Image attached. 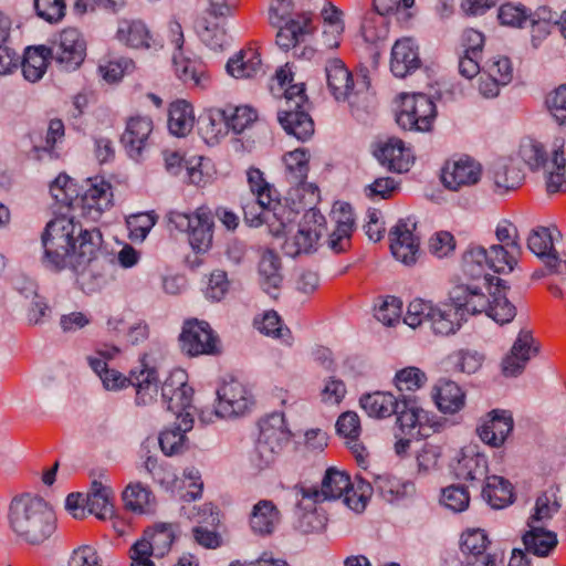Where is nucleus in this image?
I'll return each mask as SVG.
<instances>
[{
	"instance_id": "1",
	"label": "nucleus",
	"mask_w": 566,
	"mask_h": 566,
	"mask_svg": "<svg viewBox=\"0 0 566 566\" xmlns=\"http://www.w3.org/2000/svg\"><path fill=\"white\" fill-rule=\"evenodd\" d=\"M43 265L55 272L70 269L84 293L101 290L112 277L114 256L102 249L99 229H85L74 217L48 222L41 235Z\"/></svg>"
},
{
	"instance_id": "2",
	"label": "nucleus",
	"mask_w": 566,
	"mask_h": 566,
	"mask_svg": "<svg viewBox=\"0 0 566 566\" xmlns=\"http://www.w3.org/2000/svg\"><path fill=\"white\" fill-rule=\"evenodd\" d=\"M8 526L18 542L31 546L46 544L57 528L52 505L43 497L30 493L12 499L8 510Z\"/></svg>"
},
{
	"instance_id": "3",
	"label": "nucleus",
	"mask_w": 566,
	"mask_h": 566,
	"mask_svg": "<svg viewBox=\"0 0 566 566\" xmlns=\"http://www.w3.org/2000/svg\"><path fill=\"white\" fill-rule=\"evenodd\" d=\"M492 300H489L479 285H457L450 292V301L459 311L467 314H479L483 311L496 323L504 325L516 316V307L506 296L510 290L509 283L503 279H496L492 287L488 289Z\"/></svg>"
},
{
	"instance_id": "4",
	"label": "nucleus",
	"mask_w": 566,
	"mask_h": 566,
	"mask_svg": "<svg viewBox=\"0 0 566 566\" xmlns=\"http://www.w3.org/2000/svg\"><path fill=\"white\" fill-rule=\"evenodd\" d=\"M565 142L555 138L549 151L538 140L526 138L521 143L520 156L533 171H543L546 190L548 193L566 190V158L564 153Z\"/></svg>"
},
{
	"instance_id": "5",
	"label": "nucleus",
	"mask_w": 566,
	"mask_h": 566,
	"mask_svg": "<svg viewBox=\"0 0 566 566\" xmlns=\"http://www.w3.org/2000/svg\"><path fill=\"white\" fill-rule=\"evenodd\" d=\"M293 9V0H272L269 8L270 23L277 29L275 43L284 52L295 48L304 41L306 35H311L315 31V27L312 24V14L302 12L297 13L296 18H292Z\"/></svg>"
},
{
	"instance_id": "6",
	"label": "nucleus",
	"mask_w": 566,
	"mask_h": 566,
	"mask_svg": "<svg viewBox=\"0 0 566 566\" xmlns=\"http://www.w3.org/2000/svg\"><path fill=\"white\" fill-rule=\"evenodd\" d=\"M308 109L305 84H291L284 91V105L277 112V122L287 135L306 142L314 134V120Z\"/></svg>"
},
{
	"instance_id": "7",
	"label": "nucleus",
	"mask_w": 566,
	"mask_h": 566,
	"mask_svg": "<svg viewBox=\"0 0 566 566\" xmlns=\"http://www.w3.org/2000/svg\"><path fill=\"white\" fill-rule=\"evenodd\" d=\"M260 434L253 450L250 452V463L256 471H262L274 462L283 443L289 441L290 431L286 428L283 412H273L260 420Z\"/></svg>"
},
{
	"instance_id": "8",
	"label": "nucleus",
	"mask_w": 566,
	"mask_h": 566,
	"mask_svg": "<svg viewBox=\"0 0 566 566\" xmlns=\"http://www.w3.org/2000/svg\"><path fill=\"white\" fill-rule=\"evenodd\" d=\"M140 370H132L129 377L109 369L102 376V382L107 390H117L133 385L136 388L135 402L137 406H147L153 402L158 394L159 378L157 369L146 364V355L143 356Z\"/></svg>"
},
{
	"instance_id": "9",
	"label": "nucleus",
	"mask_w": 566,
	"mask_h": 566,
	"mask_svg": "<svg viewBox=\"0 0 566 566\" xmlns=\"http://www.w3.org/2000/svg\"><path fill=\"white\" fill-rule=\"evenodd\" d=\"M167 220L176 230L188 233L189 243L197 253H205L211 248L214 221L208 207L201 206L191 214L170 211Z\"/></svg>"
},
{
	"instance_id": "10",
	"label": "nucleus",
	"mask_w": 566,
	"mask_h": 566,
	"mask_svg": "<svg viewBox=\"0 0 566 566\" xmlns=\"http://www.w3.org/2000/svg\"><path fill=\"white\" fill-rule=\"evenodd\" d=\"M437 116L433 101L423 93L401 94V108L396 115L398 126L405 130L430 132Z\"/></svg>"
},
{
	"instance_id": "11",
	"label": "nucleus",
	"mask_w": 566,
	"mask_h": 566,
	"mask_svg": "<svg viewBox=\"0 0 566 566\" xmlns=\"http://www.w3.org/2000/svg\"><path fill=\"white\" fill-rule=\"evenodd\" d=\"M43 51L64 71H75L86 56V42L77 29L69 28L61 32L57 42Z\"/></svg>"
},
{
	"instance_id": "12",
	"label": "nucleus",
	"mask_w": 566,
	"mask_h": 566,
	"mask_svg": "<svg viewBox=\"0 0 566 566\" xmlns=\"http://www.w3.org/2000/svg\"><path fill=\"white\" fill-rule=\"evenodd\" d=\"M180 347L189 356L219 354L218 336L210 325L197 318L188 319L179 335Z\"/></svg>"
},
{
	"instance_id": "13",
	"label": "nucleus",
	"mask_w": 566,
	"mask_h": 566,
	"mask_svg": "<svg viewBox=\"0 0 566 566\" xmlns=\"http://www.w3.org/2000/svg\"><path fill=\"white\" fill-rule=\"evenodd\" d=\"M247 178L250 189L256 198L255 205L262 210H273V216L280 221L281 229L276 230L275 234H285L287 224L281 211L287 212V222L292 221L290 217L294 213L291 210H286L281 206L280 201L276 200V190L264 179L263 172L259 168L250 167L247 171Z\"/></svg>"
},
{
	"instance_id": "14",
	"label": "nucleus",
	"mask_w": 566,
	"mask_h": 566,
	"mask_svg": "<svg viewBox=\"0 0 566 566\" xmlns=\"http://www.w3.org/2000/svg\"><path fill=\"white\" fill-rule=\"evenodd\" d=\"M217 400L216 415L220 418L243 415L254 403L247 387L232 377L217 389Z\"/></svg>"
},
{
	"instance_id": "15",
	"label": "nucleus",
	"mask_w": 566,
	"mask_h": 566,
	"mask_svg": "<svg viewBox=\"0 0 566 566\" xmlns=\"http://www.w3.org/2000/svg\"><path fill=\"white\" fill-rule=\"evenodd\" d=\"M416 228L417 222L407 218L399 219L389 231L391 253L406 265L415 264L419 254L420 239L413 233Z\"/></svg>"
},
{
	"instance_id": "16",
	"label": "nucleus",
	"mask_w": 566,
	"mask_h": 566,
	"mask_svg": "<svg viewBox=\"0 0 566 566\" xmlns=\"http://www.w3.org/2000/svg\"><path fill=\"white\" fill-rule=\"evenodd\" d=\"M527 248L543 262L551 274L566 275V253L562 259L554 249L553 235L548 228L533 229L527 238Z\"/></svg>"
},
{
	"instance_id": "17",
	"label": "nucleus",
	"mask_w": 566,
	"mask_h": 566,
	"mask_svg": "<svg viewBox=\"0 0 566 566\" xmlns=\"http://www.w3.org/2000/svg\"><path fill=\"white\" fill-rule=\"evenodd\" d=\"M352 485L350 476L345 471L328 468L322 480L321 489L317 486H295V490H297V494L300 493L303 496V500H314V503H322L340 499Z\"/></svg>"
},
{
	"instance_id": "18",
	"label": "nucleus",
	"mask_w": 566,
	"mask_h": 566,
	"mask_svg": "<svg viewBox=\"0 0 566 566\" xmlns=\"http://www.w3.org/2000/svg\"><path fill=\"white\" fill-rule=\"evenodd\" d=\"M538 352L539 345L536 344L532 332L521 329L511 350L502 359V374L505 377H517L524 371L532 356L537 355Z\"/></svg>"
},
{
	"instance_id": "19",
	"label": "nucleus",
	"mask_w": 566,
	"mask_h": 566,
	"mask_svg": "<svg viewBox=\"0 0 566 566\" xmlns=\"http://www.w3.org/2000/svg\"><path fill=\"white\" fill-rule=\"evenodd\" d=\"M373 155L389 171L403 172L409 170L412 151L398 137H388L373 145Z\"/></svg>"
},
{
	"instance_id": "20",
	"label": "nucleus",
	"mask_w": 566,
	"mask_h": 566,
	"mask_svg": "<svg viewBox=\"0 0 566 566\" xmlns=\"http://www.w3.org/2000/svg\"><path fill=\"white\" fill-rule=\"evenodd\" d=\"M490 544L483 530H472L462 534L460 549L463 555L462 566H496L495 556L486 553Z\"/></svg>"
},
{
	"instance_id": "21",
	"label": "nucleus",
	"mask_w": 566,
	"mask_h": 566,
	"mask_svg": "<svg viewBox=\"0 0 566 566\" xmlns=\"http://www.w3.org/2000/svg\"><path fill=\"white\" fill-rule=\"evenodd\" d=\"M87 188L83 191L82 214L87 216L92 220H97L102 213L113 206V192L109 182L104 179L88 178L86 180Z\"/></svg>"
},
{
	"instance_id": "22",
	"label": "nucleus",
	"mask_w": 566,
	"mask_h": 566,
	"mask_svg": "<svg viewBox=\"0 0 566 566\" xmlns=\"http://www.w3.org/2000/svg\"><path fill=\"white\" fill-rule=\"evenodd\" d=\"M193 422L191 413H179V421L176 420L159 433L158 443L165 455L181 454L188 449L186 433L192 429Z\"/></svg>"
},
{
	"instance_id": "23",
	"label": "nucleus",
	"mask_w": 566,
	"mask_h": 566,
	"mask_svg": "<svg viewBox=\"0 0 566 566\" xmlns=\"http://www.w3.org/2000/svg\"><path fill=\"white\" fill-rule=\"evenodd\" d=\"M482 168L479 163L470 157L460 158L452 166L442 170L441 180L446 188L458 191L463 186H472L479 182Z\"/></svg>"
},
{
	"instance_id": "24",
	"label": "nucleus",
	"mask_w": 566,
	"mask_h": 566,
	"mask_svg": "<svg viewBox=\"0 0 566 566\" xmlns=\"http://www.w3.org/2000/svg\"><path fill=\"white\" fill-rule=\"evenodd\" d=\"M422 65L419 48L410 38L397 40L391 49L390 71L396 77L403 78Z\"/></svg>"
},
{
	"instance_id": "25",
	"label": "nucleus",
	"mask_w": 566,
	"mask_h": 566,
	"mask_svg": "<svg viewBox=\"0 0 566 566\" xmlns=\"http://www.w3.org/2000/svg\"><path fill=\"white\" fill-rule=\"evenodd\" d=\"M455 479L469 482V486L478 488L489 479L488 459L479 452L464 451L462 457L452 465Z\"/></svg>"
},
{
	"instance_id": "26",
	"label": "nucleus",
	"mask_w": 566,
	"mask_h": 566,
	"mask_svg": "<svg viewBox=\"0 0 566 566\" xmlns=\"http://www.w3.org/2000/svg\"><path fill=\"white\" fill-rule=\"evenodd\" d=\"M490 419L478 428L480 439L486 444L497 448L501 447L514 427L513 417L507 410L494 409L490 413Z\"/></svg>"
},
{
	"instance_id": "27",
	"label": "nucleus",
	"mask_w": 566,
	"mask_h": 566,
	"mask_svg": "<svg viewBox=\"0 0 566 566\" xmlns=\"http://www.w3.org/2000/svg\"><path fill=\"white\" fill-rule=\"evenodd\" d=\"M153 132V120L149 117H132L120 136V144L132 159H139L146 142Z\"/></svg>"
},
{
	"instance_id": "28",
	"label": "nucleus",
	"mask_w": 566,
	"mask_h": 566,
	"mask_svg": "<svg viewBox=\"0 0 566 566\" xmlns=\"http://www.w3.org/2000/svg\"><path fill=\"white\" fill-rule=\"evenodd\" d=\"M427 321L436 335L449 336L460 329L467 317H463V313L451 302L443 307L434 306L430 310Z\"/></svg>"
},
{
	"instance_id": "29",
	"label": "nucleus",
	"mask_w": 566,
	"mask_h": 566,
	"mask_svg": "<svg viewBox=\"0 0 566 566\" xmlns=\"http://www.w3.org/2000/svg\"><path fill=\"white\" fill-rule=\"evenodd\" d=\"M281 266V259L273 250L263 252L259 262V282L262 290L273 298H277L283 281Z\"/></svg>"
},
{
	"instance_id": "30",
	"label": "nucleus",
	"mask_w": 566,
	"mask_h": 566,
	"mask_svg": "<svg viewBox=\"0 0 566 566\" xmlns=\"http://www.w3.org/2000/svg\"><path fill=\"white\" fill-rule=\"evenodd\" d=\"M314 500L298 501L293 512V527L302 534L317 533L325 528L327 517L319 513Z\"/></svg>"
},
{
	"instance_id": "31",
	"label": "nucleus",
	"mask_w": 566,
	"mask_h": 566,
	"mask_svg": "<svg viewBox=\"0 0 566 566\" xmlns=\"http://www.w3.org/2000/svg\"><path fill=\"white\" fill-rule=\"evenodd\" d=\"M462 268L465 275L471 279L483 280V287L490 289L496 282V276L485 272L489 269L488 250L481 245L469 247L462 256Z\"/></svg>"
},
{
	"instance_id": "32",
	"label": "nucleus",
	"mask_w": 566,
	"mask_h": 566,
	"mask_svg": "<svg viewBox=\"0 0 566 566\" xmlns=\"http://www.w3.org/2000/svg\"><path fill=\"white\" fill-rule=\"evenodd\" d=\"M281 521V513L270 500H260L253 505L250 526L254 534L271 535Z\"/></svg>"
},
{
	"instance_id": "33",
	"label": "nucleus",
	"mask_w": 566,
	"mask_h": 566,
	"mask_svg": "<svg viewBox=\"0 0 566 566\" xmlns=\"http://www.w3.org/2000/svg\"><path fill=\"white\" fill-rule=\"evenodd\" d=\"M327 85L336 99H346L354 87L352 73L340 59H331L325 66Z\"/></svg>"
},
{
	"instance_id": "34",
	"label": "nucleus",
	"mask_w": 566,
	"mask_h": 566,
	"mask_svg": "<svg viewBox=\"0 0 566 566\" xmlns=\"http://www.w3.org/2000/svg\"><path fill=\"white\" fill-rule=\"evenodd\" d=\"M434 389V401L441 412L455 413L464 407L465 394L455 381L441 378Z\"/></svg>"
},
{
	"instance_id": "35",
	"label": "nucleus",
	"mask_w": 566,
	"mask_h": 566,
	"mask_svg": "<svg viewBox=\"0 0 566 566\" xmlns=\"http://www.w3.org/2000/svg\"><path fill=\"white\" fill-rule=\"evenodd\" d=\"M177 77L187 85L203 88L209 80L203 65L184 54L182 50L172 55Z\"/></svg>"
},
{
	"instance_id": "36",
	"label": "nucleus",
	"mask_w": 566,
	"mask_h": 566,
	"mask_svg": "<svg viewBox=\"0 0 566 566\" xmlns=\"http://www.w3.org/2000/svg\"><path fill=\"white\" fill-rule=\"evenodd\" d=\"M527 526L530 530L522 537L525 551L538 557H547L558 544L556 533L532 523H527Z\"/></svg>"
},
{
	"instance_id": "37",
	"label": "nucleus",
	"mask_w": 566,
	"mask_h": 566,
	"mask_svg": "<svg viewBox=\"0 0 566 566\" xmlns=\"http://www.w3.org/2000/svg\"><path fill=\"white\" fill-rule=\"evenodd\" d=\"M50 192L56 202L82 211V202L80 201L83 195L82 188L65 172H61L51 182Z\"/></svg>"
},
{
	"instance_id": "38",
	"label": "nucleus",
	"mask_w": 566,
	"mask_h": 566,
	"mask_svg": "<svg viewBox=\"0 0 566 566\" xmlns=\"http://www.w3.org/2000/svg\"><path fill=\"white\" fill-rule=\"evenodd\" d=\"M481 496L493 509L505 507L513 502L512 485L502 476H489L481 488Z\"/></svg>"
},
{
	"instance_id": "39",
	"label": "nucleus",
	"mask_w": 566,
	"mask_h": 566,
	"mask_svg": "<svg viewBox=\"0 0 566 566\" xmlns=\"http://www.w3.org/2000/svg\"><path fill=\"white\" fill-rule=\"evenodd\" d=\"M399 399L388 391L365 394L360 397V407L373 418H387L396 411Z\"/></svg>"
},
{
	"instance_id": "40",
	"label": "nucleus",
	"mask_w": 566,
	"mask_h": 566,
	"mask_svg": "<svg viewBox=\"0 0 566 566\" xmlns=\"http://www.w3.org/2000/svg\"><path fill=\"white\" fill-rule=\"evenodd\" d=\"M261 57L256 52L240 51L227 62V73L235 78H250L261 72Z\"/></svg>"
},
{
	"instance_id": "41",
	"label": "nucleus",
	"mask_w": 566,
	"mask_h": 566,
	"mask_svg": "<svg viewBox=\"0 0 566 566\" xmlns=\"http://www.w3.org/2000/svg\"><path fill=\"white\" fill-rule=\"evenodd\" d=\"M489 177L493 181L494 191L499 193L516 189L523 180V174L518 168L502 161L494 163L491 166Z\"/></svg>"
},
{
	"instance_id": "42",
	"label": "nucleus",
	"mask_w": 566,
	"mask_h": 566,
	"mask_svg": "<svg viewBox=\"0 0 566 566\" xmlns=\"http://www.w3.org/2000/svg\"><path fill=\"white\" fill-rule=\"evenodd\" d=\"M193 126L192 107L186 101L171 103L168 114V129L177 136H186Z\"/></svg>"
},
{
	"instance_id": "43",
	"label": "nucleus",
	"mask_w": 566,
	"mask_h": 566,
	"mask_svg": "<svg viewBox=\"0 0 566 566\" xmlns=\"http://www.w3.org/2000/svg\"><path fill=\"white\" fill-rule=\"evenodd\" d=\"M220 118L223 117L227 129H232L235 134L242 133L249 125L258 118L256 111L250 106L227 105L219 108Z\"/></svg>"
},
{
	"instance_id": "44",
	"label": "nucleus",
	"mask_w": 566,
	"mask_h": 566,
	"mask_svg": "<svg viewBox=\"0 0 566 566\" xmlns=\"http://www.w3.org/2000/svg\"><path fill=\"white\" fill-rule=\"evenodd\" d=\"M423 410L418 406L416 396L403 395L398 401V406L394 413L397 416V423L403 433H410L412 429L420 422V413Z\"/></svg>"
},
{
	"instance_id": "45",
	"label": "nucleus",
	"mask_w": 566,
	"mask_h": 566,
	"mask_svg": "<svg viewBox=\"0 0 566 566\" xmlns=\"http://www.w3.org/2000/svg\"><path fill=\"white\" fill-rule=\"evenodd\" d=\"M64 137V124L61 119L54 118L49 123L46 136L43 145H34L33 151L36 154L38 159H43L45 156L50 159L60 158L57 145Z\"/></svg>"
},
{
	"instance_id": "46",
	"label": "nucleus",
	"mask_w": 566,
	"mask_h": 566,
	"mask_svg": "<svg viewBox=\"0 0 566 566\" xmlns=\"http://www.w3.org/2000/svg\"><path fill=\"white\" fill-rule=\"evenodd\" d=\"M197 124L200 136L210 146L218 144L227 129L223 117L220 118L219 108L200 115Z\"/></svg>"
},
{
	"instance_id": "47",
	"label": "nucleus",
	"mask_w": 566,
	"mask_h": 566,
	"mask_svg": "<svg viewBox=\"0 0 566 566\" xmlns=\"http://www.w3.org/2000/svg\"><path fill=\"white\" fill-rule=\"evenodd\" d=\"M319 234L311 229L300 228L294 238L289 241L286 240L282 247L283 252L291 258H295L301 253H312L316 249L314 244L318 241Z\"/></svg>"
},
{
	"instance_id": "48",
	"label": "nucleus",
	"mask_w": 566,
	"mask_h": 566,
	"mask_svg": "<svg viewBox=\"0 0 566 566\" xmlns=\"http://www.w3.org/2000/svg\"><path fill=\"white\" fill-rule=\"evenodd\" d=\"M117 38L135 49L149 48V32L142 21H125L118 28Z\"/></svg>"
},
{
	"instance_id": "49",
	"label": "nucleus",
	"mask_w": 566,
	"mask_h": 566,
	"mask_svg": "<svg viewBox=\"0 0 566 566\" xmlns=\"http://www.w3.org/2000/svg\"><path fill=\"white\" fill-rule=\"evenodd\" d=\"M146 536L153 542L155 556L158 558L164 557L169 552L175 539L174 524L157 523L153 528L146 530Z\"/></svg>"
},
{
	"instance_id": "50",
	"label": "nucleus",
	"mask_w": 566,
	"mask_h": 566,
	"mask_svg": "<svg viewBox=\"0 0 566 566\" xmlns=\"http://www.w3.org/2000/svg\"><path fill=\"white\" fill-rule=\"evenodd\" d=\"M310 155L305 148H297L284 156L286 169L295 185H303L308 174Z\"/></svg>"
},
{
	"instance_id": "51",
	"label": "nucleus",
	"mask_w": 566,
	"mask_h": 566,
	"mask_svg": "<svg viewBox=\"0 0 566 566\" xmlns=\"http://www.w3.org/2000/svg\"><path fill=\"white\" fill-rule=\"evenodd\" d=\"M151 491L140 482L129 483L122 493L124 505L135 513H144L149 503Z\"/></svg>"
},
{
	"instance_id": "52",
	"label": "nucleus",
	"mask_w": 566,
	"mask_h": 566,
	"mask_svg": "<svg viewBox=\"0 0 566 566\" xmlns=\"http://www.w3.org/2000/svg\"><path fill=\"white\" fill-rule=\"evenodd\" d=\"M196 32L201 42L213 51H221L228 44L226 31L217 24H209L207 20L198 22Z\"/></svg>"
},
{
	"instance_id": "53",
	"label": "nucleus",
	"mask_w": 566,
	"mask_h": 566,
	"mask_svg": "<svg viewBox=\"0 0 566 566\" xmlns=\"http://www.w3.org/2000/svg\"><path fill=\"white\" fill-rule=\"evenodd\" d=\"M113 494V490L97 494H85L88 513L94 514L99 520L112 518L114 516Z\"/></svg>"
},
{
	"instance_id": "54",
	"label": "nucleus",
	"mask_w": 566,
	"mask_h": 566,
	"mask_svg": "<svg viewBox=\"0 0 566 566\" xmlns=\"http://www.w3.org/2000/svg\"><path fill=\"white\" fill-rule=\"evenodd\" d=\"M488 264L496 273H506L513 271L517 260L504 245L493 244L488 251Z\"/></svg>"
},
{
	"instance_id": "55",
	"label": "nucleus",
	"mask_w": 566,
	"mask_h": 566,
	"mask_svg": "<svg viewBox=\"0 0 566 566\" xmlns=\"http://www.w3.org/2000/svg\"><path fill=\"white\" fill-rule=\"evenodd\" d=\"M468 488L453 484L442 489L441 503L455 513L465 511L470 503Z\"/></svg>"
},
{
	"instance_id": "56",
	"label": "nucleus",
	"mask_w": 566,
	"mask_h": 566,
	"mask_svg": "<svg viewBox=\"0 0 566 566\" xmlns=\"http://www.w3.org/2000/svg\"><path fill=\"white\" fill-rule=\"evenodd\" d=\"M454 368L471 375L476 373L484 361V355L473 349H460L450 356Z\"/></svg>"
},
{
	"instance_id": "57",
	"label": "nucleus",
	"mask_w": 566,
	"mask_h": 566,
	"mask_svg": "<svg viewBox=\"0 0 566 566\" xmlns=\"http://www.w3.org/2000/svg\"><path fill=\"white\" fill-rule=\"evenodd\" d=\"M193 389L186 385L179 388L174 395L165 397L163 401L167 405V410L176 415V420L179 421V413H190L188 409L191 408Z\"/></svg>"
},
{
	"instance_id": "58",
	"label": "nucleus",
	"mask_w": 566,
	"mask_h": 566,
	"mask_svg": "<svg viewBox=\"0 0 566 566\" xmlns=\"http://www.w3.org/2000/svg\"><path fill=\"white\" fill-rule=\"evenodd\" d=\"M530 12L522 6L512 3L502 4L499 9L497 18L500 23L507 27L522 28L528 20Z\"/></svg>"
},
{
	"instance_id": "59",
	"label": "nucleus",
	"mask_w": 566,
	"mask_h": 566,
	"mask_svg": "<svg viewBox=\"0 0 566 566\" xmlns=\"http://www.w3.org/2000/svg\"><path fill=\"white\" fill-rule=\"evenodd\" d=\"M427 380L423 371L417 367H407L397 371L395 384L399 391L419 389Z\"/></svg>"
},
{
	"instance_id": "60",
	"label": "nucleus",
	"mask_w": 566,
	"mask_h": 566,
	"mask_svg": "<svg viewBox=\"0 0 566 566\" xmlns=\"http://www.w3.org/2000/svg\"><path fill=\"white\" fill-rule=\"evenodd\" d=\"M230 287L228 275L223 270H214L209 277L205 296L212 302H220Z\"/></svg>"
},
{
	"instance_id": "61",
	"label": "nucleus",
	"mask_w": 566,
	"mask_h": 566,
	"mask_svg": "<svg viewBox=\"0 0 566 566\" xmlns=\"http://www.w3.org/2000/svg\"><path fill=\"white\" fill-rule=\"evenodd\" d=\"M34 8L36 14L50 23L62 20L66 9L64 0H34Z\"/></svg>"
},
{
	"instance_id": "62",
	"label": "nucleus",
	"mask_w": 566,
	"mask_h": 566,
	"mask_svg": "<svg viewBox=\"0 0 566 566\" xmlns=\"http://www.w3.org/2000/svg\"><path fill=\"white\" fill-rule=\"evenodd\" d=\"M402 310V302L396 296H387L382 304L376 310V318L384 325L392 326L399 321Z\"/></svg>"
},
{
	"instance_id": "63",
	"label": "nucleus",
	"mask_w": 566,
	"mask_h": 566,
	"mask_svg": "<svg viewBox=\"0 0 566 566\" xmlns=\"http://www.w3.org/2000/svg\"><path fill=\"white\" fill-rule=\"evenodd\" d=\"M336 431L347 440H358L360 434L359 417L354 411L343 412L336 421Z\"/></svg>"
},
{
	"instance_id": "64",
	"label": "nucleus",
	"mask_w": 566,
	"mask_h": 566,
	"mask_svg": "<svg viewBox=\"0 0 566 566\" xmlns=\"http://www.w3.org/2000/svg\"><path fill=\"white\" fill-rule=\"evenodd\" d=\"M546 104L554 116L559 123L566 122V84L557 87L546 99Z\"/></svg>"
}]
</instances>
